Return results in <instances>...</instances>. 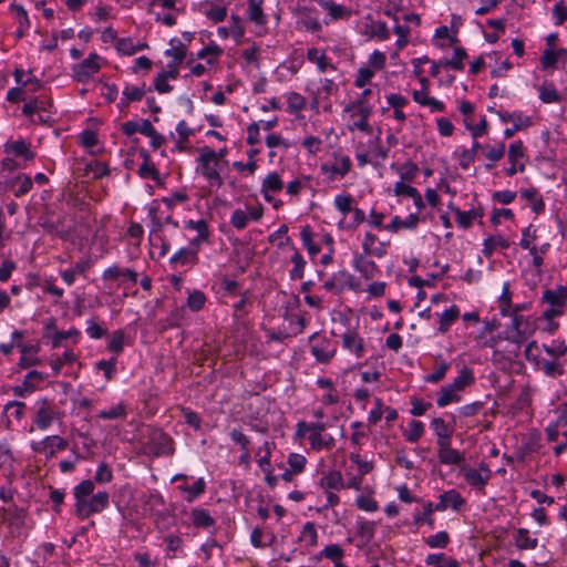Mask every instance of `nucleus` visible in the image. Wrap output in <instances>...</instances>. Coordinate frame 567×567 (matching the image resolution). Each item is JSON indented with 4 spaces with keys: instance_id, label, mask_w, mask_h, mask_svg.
Here are the masks:
<instances>
[{
    "instance_id": "f257e3e1",
    "label": "nucleus",
    "mask_w": 567,
    "mask_h": 567,
    "mask_svg": "<svg viewBox=\"0 0 567 567\" xmlns=\"http://www.w3.org/2000/svg\"><path fill=\"white\" fill-rule=\"evenodd\" d=\"M198 172L207 179L210 186L220 187L223 185V178L220 176L221 164L217 161L215 151L208 146H203L198 148Z\"/></svg>"
},
{
    "instance_id": "f03ea898",
    "label": "nucleus",
    "mask_w": 567,
    "mask_h": 567,
    "mask_svg": "<svg viewBox=\"0 0 567 567\" xmlns=\"http://www.w3.org/2000/svg\"><path fill=\"white\" fill-rule=\"evenodd\" d=\"M327 430L328 427H299L297 434L299 436L308 434V440L315 450H330L334 446L336 436H343V430L334 427L333 433H329Z\"/></svg>"
},
{
    "instance_id": "7ed1b4c3",
    "label": "nucleus",
    "mask_w": 567,
    "mask_h": 567,
    "mask_svg": "<svg viewBox=\"0 0 567 567\" xmlns=\"http://www.w3.org/2000/svg\"><path fill=\"white\" fill-rule=\"evenodd\" d=\"M142 445L143 453L153 456L169 455L174 451L173 440L161 427H153Z\"/></svg>"
},
{
    "instance_id": "20e7f679",
    "label": "nucleus",
    "mask_w": 567,
    "mask_h": 567,
    "mask_svg": "<svg viewBox=\"0 0 567 567\" xmlns=\"http://www.w3.org/2000/svg\"><path fill=\"white\" fill-rule=\"evenodd\" d=\"M542 300L549 305L543 313L544 319L551 320L563 316L567 302V287L558 286L555 289H546L543 292Z\"/></svg>"
},
{
    "instance_id": "39448f33",
    "label": "nucleus",
    "mask_w": 567,
    "mask_h": 567,
    "mask_svg": "<svg viewBox=\"0 0 567 567\" xmlns=\"http://www.w3.org/2000/svg\"><path fill=\"white\" fill-rule=\"evenodd\" d=\"M323 288L334 295H341L346 288L359 291L360 282L347 270H339L332 274L323 284Z\"/></svg>"
},
{
    "instance_id": "423d86ee",
    "label": "nucleus",
    "mask_w": 567,
    "mask_h": 567,
    "mask_svg": "<svg viewBox=\"0 0 567 567\" xmlns=\"http://www.w3.org/2000/svg\"><path fill=\"white\" fill-rule=\"evenodd\" d=\"M101 61L97 53H90L81 63L72 66V78L79 83H87L101 70Z\"/></svg>"
},
{
    "instance_id": "0eeeda50",
    "label": "nucleus",
    "mask_w": 567,
    "mask_h": 567,
    "mask_svg": "<svg viewBox=\"0 0 567 567\" xmlns=\"http://www.w3.org/2000/svg\"><path fill=\"white\" fill-rule=\"evenodd\" d=\"M310 352L319 363L327 364L336 355V344L324 336L313 333L310 339Z\"/></svg>"
},
{
    "instance_id": "6e6552de",
    "label": "nucleus",
    "mask_w": 567,
    "mask_h": 567,
    "mask_svg": "<svg viewBox=\"0 0 567 567\" xmlns=\"http://www.w3.org/2000/svg\"><path fill=\"white\" fill-rule=\"evenodd\" d=\"M344 112L351 113L352 116H358L359 120L354 121L349 128L351 131L359 130L363 133L370 134L372 127L369 124V117L373 112L372 105H364L362 102H352L344 107Z\"/></svg>"
},
{
    "instance_id": "1a4fd4ad",
    "label": "nucleus",
    "mask_w": 567,
    "mask_h": 567,
    "mask_svg": "<svg viewBox=\"0 0 567 567\" xmlns=\"http://www.w3.org/2000/svg\"><path fill=\"white\" fill-rule=\"evenodd\" d=\"M495 114L499 117L502 123H513L511 124V127L505 128V138L513 137L517 132L527 128L533 124L530 116L524 115L519 111L513 113L507 111H495Z\"/></svg>"
},
{
    "instance_id": "9d476101",
    "label": "nucleus",
    "mask_w": 567,
    "mask_h": 567,
    "mask_svg": "<svg viewBox=\"0 0 567 567\" xmlns=\"http://www.w3.org/2000/svg\"><path fill=\"white\" fill-rule=\"evenodd\" d=\"M109 505V494L106 492H99L84 503L75 504L76 515L84 519L94 513H100Z\"/></svg>"
},
{
    "instance_id": "9b49d317",
    "label": "nucleus",
    "mask_w": 567,
    "mask_h": 567,
    "mask_svg": "<svg viewBox=\"0 0 567 567\" xmlns=\"http://www.w3.org/2000/svg\"><path fill=\"white\" fill-rule=\"evenodd\" d=\"M525 155L526 148L522 141L509 144L507 157L511 166L505 169L507 176H514L516 173H523L525 171V164L519 162Z\"/></svg>"
},
{
    "instance_id": "f8f14e48",
    "label": "nucleus",
    "mask_w": 567,
    "mask_h": 567,
    "mask_svg": "<svg viewBox=\"0 0 567 567\" xmlns=\"http://www.w3.org/2000/svg\"><path fill=\"white\" fill-rule=\"evenodd\" d=\"M352 167V163L349 156H341L336 163H322L320 165V172L328 181L333 182L337 177H344Z\"/></svg>"
},
{
    "instance_id": "ddd939ff",
    "label": "nucleus",
    "mask_w": 567,
    "mask_h": 567,
    "mask_svg": "<svg viewBox=\"0 0 567 567\" xmlns=\"http://www.w3.org/2000/svg\"><path fill=\"white\" fill-rule=\"evenodd\" d=\"M103 281H118L123 285L125 281L136 284L138 280V272L131 268H122L114 264L102 272Z\"/></svg>"
},
{
    "instance_id": "4468645a",
    "label": "nucleus",
    "mask_w": 567,
    "mask_h": 567,
    "mask_svg": "<svg viewBox=\"0 0 567 567\" xmlns=\"http://www.w3.org/2000/svg\"><path fill=\"white\" fill-rule=\"evenodd\" d=\"M93 262L90 258H82L78 260L73 267L61 270L60 276L63 282L68 286H72L78 276H85Z\"/></svg>"
},
{
    "instance_id": "2eb2a0df",
    "label": "nucleus",
    "mask_w": 567,
    "mask_h": 567,
    "mask_svg": "<svg viewBox=\"0 0 567 567\" xmlns=\"http://www.w3.org/2000/svg\"><path fill=\"white\" fill-rule=\"evenodd\" d=\"M33 186L31 177L25 174H19L4 181V189L13 193L16 197H21L29 193Z\"/></svg>"
},
{
    "instance_id": "dca6fc26",
    "label": "nucleus",
    "mask_w": 567,
    "mask_h": 567,
    "mask_svg": "<svg viewBox=\"0 0 567 567\" xmlns=\"http://www.w3.org/2000/svg\"><path fill=\"white\" fill-rule=\"evenodd\" d=\"M284 182L277 172H271L266 175L261 183V194L264 199L268 203L272 202V194L281 192Z\"/></svg>"
},
{
    "instance_id": "f3484780",
    "label": "nucleus",
    "mask_w": 567,
    "mask_h": 567,
    "mask_svg": "<svg viewBox=\"0 0 567 567\" xmlns=\"http://www.w3.org/2000/svg\"><path fill=\"white\" fill-rule=\"evenodd\" d=\"M343 349L352 352L357 358H362L364 354L363 339L352 330H348L341 336Z\"/></svg>"
},
{
    "instance_id": "a211bd4d",
    "label": "nucleus",
    "mask_w": 567,
    "mask_h": 567,
    "mask_svg": "<svg viewBox=\"0 0 567 567\" xmlns=\"http://www.w3.org/2000/svg\"><path fill=\"white\" fill-rule=\"evenodd\" d=\"M66 446V442L58 436H48L43 441L35 443L33 450L37 452H43L48 457H51L56 451L63 450Z\"/></svg>"
},
{
    "instance_id": "6ab92c4d",
    "label": "nucleus",
    "mask_w": 567,
    "mask_h": 567,
    "mask_svg": "<svg viewBox=\"0 0 567 567\" xmlns=\"http://www.w3.org/2000/svg\"><path fill=\"white\" fill-rule=\"evenodd\" d=\"M198 247L199 246H189L181 248L171 257V264L173 265H194L198 262Z\"/></svg>"
},
{
    "instance_id": "aec40b11",
    "label": "nucleus",
    "mask_w": 567,
    "mask_h": 567,
    "mask_svg": "<svg viewBox=\"0 0 567 567\" xmlns=\"http://www.w3.org/2000/svg\"><path fill=\"white\" fill-rule=\"evenodd\" d=\"M353 268L359 271L365 280L373 279L379 272L377 264L363 255H357L354 257Z\"/></svg>"
},
{
    "instance_id": "412c9836",
    "label": "nucleus",
    "mask_w": 567,
    "mask_h": 567,
    "mask_svg": "<svg viewBox=\"0 0 567 567\" xmlns=\"http://www.w3.org/2000/svg\"><path fill=\"white\" fill-rule=\"evenodd\" d=\"M491 477V471L482 465L480 470L468 468L464 473L465 481L473 487L483 488Z\"/></svg>"
},
{
    "instance_id": "4be33fe9",
    "label": "nucleus",
    "mask_w": 567,
    "mask_h": 567,
    "mask_svg": "<svg viewBox=\"0 0 567 567\" xmlns=\"http://www.w3.org/2000/svg\"><path fill=\"white\" fill-rule=\"evenodd\" d=\"M419 214H410L405 219H402L400 216H394L389 225L385 226V229L390 233H396L400 229H416L420 224Z\"/></svg>"
},
{
    "instance_id": "5701e85b",
    "label": "nucleus",
    "mask_w": 567,
    "mask_h": 567,
    "mask_svg": "<svg viewBox=\"0 0 567 567\" xmlns=\"http://www.w3.org/2000/svg\"><path fill=\"white\" fill-rule=\"evenodd\" d=\"M483 155L488 159L485 164L487 171L495 167L496 163L501 161L505 155V143L499 142L494 145H484L482 147Z\"/></svg>"
},
{
    "instance_id": "b1692460",
    "label": "nucleus",
    "mask_w": 567,
    "mask_h": 567,
    "mask_svg": "<svg viewBox=\"0 0 567 567\" xmlns=\"http://www.w3.org/2000/svg\"><path fill=\"white\" fill-rule=\"evenodd\" d=\"M464 504V499L454 489H451L449 492L443 493L440 496L439 503L435 505V511H445L447 507H452L453 509L457 511L460 507Z\"/></svg>"
},
{
    "instance_id": "393cba45",
    "label": "nucleus",
    "mask_w": 567,
    "mask_h": 567,
    "mask_svg": "<svg viewBox=\"0 0 567 567\" xmlns=\"http://www.w3.org/2000/svg\"><path fill=\"white\" fill-rule=\"evenodd\" d=\"M520 197L530 204V208L535 214H542L545 210L543 197L535 187L520 189Z\"/></svg>"
},
{
    "instance_id": "a878e982",
    "label": "nucleus",
    "mask_w": 567,
    "mask_h": 567,
    "mask_svg": "<svg viewBox=\"0 0 567 567\" xmlns=\"http://www.w3.org/2000/svg\"><path fill=\"white\" fill-rule=\"evenodd\" d=\"M4 151L8 154L21 156L25 161H31L34 158V153L30 150L29 145L22 140L7 143L4 146Z\"/></svg>"
},
{
    "instance_id": "bb28decb",
    "label": "nucleus",
    "mask_w": 567,
    "mask_h": 567,
    "mask_svg": "<svg viewBox=\"0 0 567 567\" xmlns=\"http://www.w3.org/2000/svg\"><path fill=\"white\" fill-rule=\"evenodd\" d=\"M202 7V12L214 23L223 22L227 17V8L225 6L207 1Z\"/></svg>"
},
{
    "instance_id": "cd10ccee",
    "label": "nucleus",
    "mask_w": 567,
    "mask_h": 567,
    "mask_svg": "<svg viewBox=\"0 0 567 567\" xmlns=\"http://www.w3.org/2000/svg\"><path fill=\"white\" fill-rule=\"evenodd\" d=\"M509 245V240L503 236H488L484 239L482 252L486 258H489L498 247L507 249Z\"/></svg>"
},
{
    "instance_id": "c85d7f7f",
    "label": "nucleus",
    "mask_w": 567,
    "mask_h": 567,
    "mask_svg": "<svg viewBox=\"0 0 567 567\" xmlns=\"http://www.w3.org/2000/svg\"><path fill=\"white\" fill-rule=\"evenodd\" d=\"M185 227L187 229H192V230H196L197 231V236L192 239L190 241V245L192 246H199L202 243L206 241L208 239V226H207V223L204 220V219H199V220H188L186 224H185Z\"/></svg>"
},
{
    "instance_id": "c756f323",
    "label": "nucleus",
    "mask_w": 567,
    "mask_h": 567,
    "mask_svg": "<svg viewBox=\"0 0 567 567\" xmlns=\"http://www.w3.org/2000/svg\"><path fill=\"white\" fill-rule=\"evenodd\" d=\"M460 308L456 305L451 306L440 315L439 331L446 333L452 324L460 318Z\"/></svg>"
},
{
    "instance_id": "7c9ffc66",
    "label": "nucleus",
    "mask_w": 567,
    "mask_h": 567,
    "mask_svg": "<svg viewBox=\"0 0 567 567\" xmlns=\"http://www.w3.org/2000/svg\"><path fill=\"white\" fill-rule=\"evenodd\" d=\"M293 254L291 256L292 268L289 270L291 280H299L303 278L307 261L298 249L292 245Z\"/></svg>"
},
{
    "instance_id": "2f4dec72",
    "label": "nucleus",
    "mask_w": 567,
    "mask_h": 567,
    "mask_svg": "<svg viewBox=\"0 0 567 567\" xmlns=\"http://www.w3.org/2000/svg\"><path fill=\"white\" fill-rule=\"evenodd\" d=\"M44 379L45 375L42 372L32 370L25 375L22 385L16 389V393L23 395L24 393L33 392L35 390V382H42Z\"/></svg>"
},
{
    "instance_id": "473e14b6",
    "label": "nucleus",
    "mask_w": 567,
    "mask_h": 567,
    "mask_svg": "<svg viewBox=\"0 0 567 567\" xmlns=\"http://www.w3.org/2000/svg\"><path fill=\"white\" fill-rule=\"evenodd\" d=\"M262 0H247V16L249 20L257 25H264L267 22L262 10Z\"/></svg>"
},
{
    "instance_id": "72a5a7b5",
    "label": "nucleus",
    "mask_w": 567,
    "mask_h": 567,
    "mask_svg": "<svg viewBox=\"0 0 567 567\" xmlns=\"http://www.w3.org/2000/svg\"><path fill=\"white\" fill-rule=\"evenodd\" d=\"M539 99L543 103L550 104V103H560L561 102V95L556 90L554 83L545 81L539 87Z\"/></svg>"
},
{
    "instance_id": "f704fd0d",
    "label": "nucleus",
    "mask_w": 567,
    "mask_h": 567,
    "mask_svg": "<svg viewBox=\"0 0 567 567\" xmlns=\"http://www.w3.org/2000/svg\"><path fill=\"white\" fill-rule=\"evenodd\" d=\"M145 84L142 86L126 85L122 92L123 97L120 102L121 107L127 106L131 102H137L145 95Z\"/></svg>"
},
{
    "instance_id": "c9c22d12",
    "label": "nucleus",
    "mask_w": 567,
    "mask_h": 567,
    "mask_svg": "<svg viewBox=\"0 0 567 567\" xmlns=\"http://www.w3.org/2000/svg\"><path fill=\"white\" fill-rule=\"evenodd\" d=\"M391 169L395 171L400 175L402 182H412L419 173V166L410 161L402 165L393 163L391 164Z\"/></svg>"
},
{
    "instance_id": "e433bc0d",
    "label": "nucleus",
    "mask_w": 567,
    "mask_h": 567,
    "mask_svg": "<svg viewBox=\"0 0 567 567\" xmlns=\"http://www.w3.org/2000/svg\"><path fill=\"white\" fill-rule=\"evenodd\" d=\"M300 239L302 241L303 247L307 249L308 254L313 258L320 251L321 247L313 241V233L309 225H306L300 230Z\"/></svg>"
},
{
    "instance_id": "4c0bfd02",
    "label": "nucleus",
    "mask_w": 567,
    "mask_h": 567,
    "mask_svg": "<svg viewBox=\"0 0 567 567\" xmlns=\"http://www.w3.org/2000/svg\"><path fill=\"white\" fill-rule=\"evenodd\" d=\"M25 403L19 401L9 402L4 406V414L8 423H19L24 414Z\"/></svg>"
},
{
    "instance_id": "58836bf2",
    "label": "nucleus",
    "mask_w": 567,
    "mask_h": 567,
    "mask_svg": "<svg viewBox=\"0 0 567 567\" xmlns=\"http://www.w3.org/2000/svg\"><path fill=\"white\" fill-rule=\"evenodd\" d=\"M78 360L76 354L72 350H66L61 357L50 360V367L53 371V375L56 377L61 373L63 365L72 364Z\"/></svg>"
},
{
    "instance_id": "ea45409f",
    "label": "nucleus",
    "mask_w": 567,
    "mask_h": 567,
    "mask_svg": "<svg viewBox=\"0 0 567 567\" xmlns=\"http://www.w3.org/2000/svg\"><path fill=\"white\" fill-rule=\"evenodd\" d=\"M547 439L550 442H558L554 451L559 455L567 446V431L560 432L559 427H547Z\"/></svg>"
},
{
    "instance_id": "a19ab883",
    "label": "nucleus",
    "mask_w": 567,
    "mask_h": 567,
    "mask_svg": "<svg viewBox=\"0 0 567 567\" xmlns=\"http://www.w3.org/2000/svg\"><path fill=\"white\" fill-rule=\"evenodd\" d=\"M460 391L455 390L452 384H447L443 386L440 392L437 393L436 403L439 406H445L452 402H458Z\"/></svg>"
},
{
    "instance_id": "79ce46f5",
    "label": "nucleus",
    "mask_w": 567,
    "mask_h": 567,
    "mask_svg": "<svg viewBox=\"0 0 567 567\" xmlns=\"http://www.w3.org/2000/svg\"><path fill=\"white\" fill-rule=\"evenodd\" d=\"M514 539L518 549H535L538 545L537 538H532L525 528L517 529Z\"/></svg>"
},
{
    "instance_id": "37998d69",
    "label": "nucleus",
    "mask_w": 567,
    "mask_h": 567,
    "mask_svg": "<svg viewBox=\"0 0 567 567\" xmlns=\"http://www.w3.org/2000/svg\"><path fill=\"white\" fill-rule=\"evenodd\" d=\"M316 1L322 9L327 10L329 16L334 20L342 19L343 17L349 14V12L346 10V8L342 4H338L333 0H316Z\"/></svg>"
},
{
    "instance_id": "c03bdc74",
    "label": "nucleus",
    "mask_w": 567,
    "mask_h": 567,
    "mask_svg": "<svg viewBox=\"0 0 567 567\" xmlns=\"http://www.w3.org/2000/svg\"><path fill=\"white\" fill-rule=\"evenodd\" d=\"M307 59L311 63H316L320 72H326L328 68L333 69L329 63L326 53L320 51L318 48H310L307 51Z\"/></svg>"
},
{
    "instance_id": "a18cd8bd",
    "label": "nucleus",
    "mask_w": 567,
    "mask_h": 567,
    "mask_svg": "<svg viewBox=\"0 0 567 567\" xmlns=\"http://www.w3.org/2000/svg\"><path fill=\"white\" fill-rule=\"evenodd\" d=\"M467 58V53L464 48L458 47L455 48L453 56L451 59H442L441 64L444 66H451L452 69L456 71H463L464 70V63L463 61Z\"/></svg>"
},
{
    "instance_id": "49530a36",
    "label": "nucleus",
    "mask_w": 567,
    "mask_h": 567,
    "mask_svg": "<svg viewBox=\"0 0 567 567\" xmlns=\"http://www.w3.org/2000/svg\"><path fill=\"white\" fill-rule=\"evenodd\" d=\"M439 460L442 464L446 465H461L464 462V455L456 449L449 447L439 451Z\"/></svg>"
},
{
    "instance_id": "de8ad7c7",
    "label": "nucleus",
    "mask_w": 567,
    "mask_h": 567,
    "mask_svg": "<svg viewBox=\"0 0 567 567\" xmlns=\"http://www.w3.org/2000/svg\"><path fill=\"white\" fill-rule=\"evenodd\" d=\"M207 298L202 290H192L188 292L186 305L193 312L200 311L206 305Z\"/></svg>"
},
{
    "instance_id": "09e8293b",
    "label": "nucleus",
    "mask_w": 567,
    "mask_h": 567,
    "mask_svg": "<svg viewBox=\"0 0 567 567\" xmlns=\"http://www.w3.org/2000/svg\"><path fill=\"white\" fill-rule=\"evenodd\" d=\"M193 524L197 528H209L215 524L210 514L203 508H194L192 511Z\"/></svg>"
},
{
    "instance_id": "8fccbe9b",
    "label": "nucleus",
    "mask_w": 567,
    "mask_h": 567,
    "mask_svg": "<svg viewBox=\"0 0 567 567\" xmlns=\"http://www.w3.org/2000/svg\"><path fill=\"white\" fill-rule=\"evenodd\" d=\"M171 49L165 51L166 56H171V62L182 63L186 56V45L178 39H173L169 42Z\"/></svg>"
},
{
    "instance_id": "3c124183",
    "label": "nucleus",
    "mask_w": 567,
    "mask_h": 567,
    "mask_svg": "<svg viewBox=\"0 0 567 567\" xmlns=\"http://www.w3.org/2000/svg\"><path fill=\"white\" fill-rule=\"evenodd\" d=\"M483 213L478 209L456 210V223L458 227L467 229L472 226L473 220L481 218Z\"/></svg>"
},
{
    "instance_id": "603ef678",
    "label": "nucleus",
    "mask_w": 567,
    "mask_h": 567,
    "mask_svg": "<svg viewBox=\"0 0 567 567\" xmlns=\"http://www.w3.org/2000/svg\"><path fill=\"white\" fill-rule=\"evenodd\" d=\"M53 420V411L47 400L38 403L37 416L34 422L37 425H49Z\"/></svg>"
},
{
    "instance_id": "864d4df0",
    "label": "nucleus",
    "mask_w": 567,
    "mask_h": 567,
    "mask_svg": "<svg viewBox=\"0 0 567 567\" xmlns=\"http://www.w3.org/2000/svg\"><path fill=\"white\" fill-rule=\"evenodd\" d=\"M73 339L74 343H78L81 338V332L76 328H71L68 331H55L52 337V347L53 348H60L62 347V342L65 339Z\"/></svg>"
},
{
    "instance_id": "5fc2aeb1",
    "label": "nucleus",
    "mask_w": 567,
    "mask_h": 567,
    "mask_svg": "<svg viewBox=\"0 0 567 567\" xmlns=\"http://www.w3.org/2000/svg\"><path fill=\"white\" fill-rule=\"evenodd\" d=\"M141 155L144 157V162L138 167V174L143 178L158 179V171L155 165L151 162L150 155L145 151H141Z\"/></svg>"
},
{
    "instance_id": "6e6d98bb",
    "label": "nucleus",
    "mask_w": 567,
    "mask_h": 567,
    "mask_svg": "<svg viewBox=\"0 0 567 567\" xmlns=\"http://www.w3.org/2000/svg\"><path fill=\"white\" fill-rule=\"evenodd\" d=\"M474 380L475 379H474L472 369H470L467 367H463V369L460 371L458 375L454 379V381L451 384L455 390H458L461 392L466 386L474 383Z\"/></svg>"
},
{
    "instance_id": "4d7b16f0",
    "label": "nucleus",
    "mask_w": 567,
    "mask_h": 567,
    "mask_svg": "<svg viewBox=\"0 0 567 567\" xmlns=\"http://www.w3.org/2000/svg\"><path fill=\"white\" fill-rule=\"evenodd\" d=\"M94 492V482L85 480L74 487L75 504L84 503Z\"/></svg>"
},
{
    "instance_id": "13d9d810",
    "label": "nucleus",
    "mask_w": 567,
    "mask_h": 567,
    "mask_svg": "<svg viewBox=\"0 0 567 567\" xmlns=\"http://www.w3.org/2000/svg\"><path fill=\"white\" fill-rule=\"evenodd\" d=\"M272 447H275L274 442L265 441L262 446H260L256 452V456L259 457V465L264 472H268V467L270 466V455Z\"/></svg>"
},
{
    "instance_id": "bf43d9fd",
    "label": "nucleus",
    "mask_w": 567,
    "mask_h": 567,
    "mask_svg": "<svg viewBox=\"0 0 567 567\" xmlns=\"http://www.w3.org/2000/svg\"><path fill=\"white\" fill-rule=\"evenodd\" d=\"M353 204L354 198L349 194L337 195L333 200L336 209L340 214H342L343 218L347 216V214H349L352 210V208L354 207Z\"/></svg>"
},
{
    "instance_id": "052dcab7",
    "label": "nucleus",
    "mask_w": 567,
    "mask_h": 567,
    "mask_svg": "<svg viewBox=\"0 0 567 567\" xmlns=\"http://www.w3.org/2000/svg\"><path fill=\"white\" fill-rule=\"evenodd\" d=\"M320 486L324 489H339L343 487V480L340 472H330L320 480Z\"/></svg>"
},
{
    "instance_id": "680f3d73",
    "label": "nucleus",
    "mask_w": 567,
    "mask_h": 567,
    "mask_svg": "<svg viewBox=\"0 0 567 567\" xmlns=\"http://www.w3.org/2000/svg\"><path fill=\"white\" fill-rule=\"evenodd\" d=\"M288 106L287 111L290 114L297 113L302 111L307 105V100L305 96L297 92H291L287 100Z\"/></svg>"
},
{
    "instance_id": "e2e57ef3",
    "label": "nucleus",
    "mask_w": 567,
    "mask_h": 567,
    "mask_svg": "<svg viewBox=\"0 0 567 567\" xmlns=\"http://www.w3.org/2000/svg\"><path fill=\"white\" fill-rule=\"evenodd\" d=\"M509 316L512 317V328L514 331L532 330V332H535L534 324L523 315H518L517 309L513 313L511 312Z\"/></svg>"
},
{
    "instance_id": "0e129e2a",
    "label": "nucleus",
    "mask_w": 567,
    "mask_h": 567,
    "mask_svg": "<svg viewBox=\"0 0 567 567\" xmlns=\"http://www.w3.org/2000/svg\"><path fill=\"white\" fill-rule=\"evenodd\" d=\"M288 226L281 225L275 233L269 235L268 241L270 244H276L279 248L290 243V237L287 236Z\"/></svg>"
},
{
    "instance_id": "69168bd1",
    "label": "nucleus",
    "mask_w": 567,
    "mask_h": 567,
    "mask_svg": "<svg viewBox=\"0 0 567 567\" xmlns=\"http://www.w3.org/2000/svg\"><path fill=\"white\" fill-rule=\"evenodd\" d=\"M124 338L125 334L122 330L113 331L107 344V350L116 354H120L124 349Z\"/></svg>"
},
{
    "instance_id": "338daca9",
    "label": "nucleus",
    "mask_w": 567,
    "mask_h": 567,
    "mask_svg": "<svg viewBox=\"0 0 567 567\" xmlns=\"http://www.w3.org/2000/svg\"><path fill=\"white\" fill-rule=\"evenodd\" d=\"M249 217L247 213L240 208L235 209L230 216V224L237 230H243L247 227Z\"/></svg>"
},
{
    "instance_id": "774afa93",
    "label": "nucleus",
    "mask_w": 567,
    "mask_h": 567,
    "mask_svg": "<svg viewBox=\"0 0 567 567\" xmlns=\"http://www.w3.org/2000/svg\"><path fill=\"white\" fill-rule=\"evenodd\" d=\"M374 527L375 523L362 520L358 523L357 535L365 540V543L370 542L374 536Z\"/></svg>"
}]
</instances>
